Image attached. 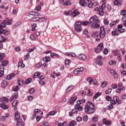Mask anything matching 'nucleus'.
I'll return each instance as SVG.
<instances>
[{
	"label": "nucleus",
	"instance_id": "43",
	"mask_svg": "<svg viewBox=\"0 0 126 126\" xmlns=\"http://www.w3.org/2000/svg\"><path fill=\"white\" fill-rule=\"evenodd\" d=\"M30 58V54L29 53H27L26 56H25L24 59L25 61H26V60H28Z\"/></svg>",
	"mask_w": 126,
	"mask_h": 126
},
{
	"label": "nucleus",
	"instance_id": "40",
	"mask_svg": "<svg viewBox=\"0 0 126 126\" xmlns=\"http://www.w3.org/2000/svg\"><path fill=\"white\" fill-rule=\"evenodd\" d=\"M71 3L69 2V1L66 0L64 2L63 5L64 6H67L68 5H70Z\"/></svg>",
	"mask_w": 126,
	"mask_h": 126
},
{
	"label": "nucleus",
	"instance_id": "12",
	"mask_svg": "<svg viewBox=\"0 0 126 126\" xmlns=\"http://www.w3.org/2000/svg\"><path fill=\"white\" fill-rule=\"evenodd\" d=\"M78 57L81 61H86V59H87L86 55L84 54H80L78 56Z\"/></svg>",
	"mask_w": 126,
	"mask_h": 126
},
{
	"label": "nucleus",
	"instance_id": "38",
	"mask_svg": "<svg viewBox=\"0 0 126 126\" xmlns=\"http://www.w3.org/2000/svg\"><path fill=\"white\" fill-rule=\"evenodd\" d=\"M79 4L81 6H85V0H80L79 1Z\"/></svg>",
	"mask_w": 126,
	"mask_h": 126
},
{
	"label": "nucleus",
	"instance_id": "32",
	"mask_svg": "<svg viewBox=\"0 0 126 126\" xmlns=\"http://www.w3.org/2000/svg\"><path fill=\"white\" fill-rule=\"evenodd\" d=\"M11 21H12L11 20H5L4 21V23L6 24V25H10L11 24Z\"/></svg>",
	"mask_w": 126,
	"mask_h": 126
},
{
	"label": "nucleus",
	"instance_id": "23",
	"mask_svg": "<svg viewBox=\"0 0 126 126\" xmlns=\"http://www.w3.org/2000/svg\"><path fill=\"white\" fill-rule=\"evenodd\" d=\"M72 15L73 16V17H75V16H78V15H79V12H78V10H75L73 11Z\"/></svg>",
	"mask_w": 126,
	"mask_h": 126
},
{
	"label": "nucleus",
	"instance_id": "19",
	"mask_svg": "<svg viewBox=\"0 0 126 126\" xmlns=\"http://www.w3.org/2000/svg\"><path fill=\"white\" fill-rule=\"evenodd\" d=\"M1 84L2 88H5V87H6V86H7V80H3Z\"/></svg>",
	"mask_w": 126,
	"mask_h": 126
},
{
	"label": "nucleus",
	"instance_id": "61",
	"mask_svg": "<svg viewBox=\"0 0 126 126\" xmlns=\"http://www.w3.org/2000/svg\"><path fill=\"white\" fill-rule=\"evenodd\" d=\"M125 31H126L125 29H118V32H120V33H124Z\"/></svg>",
	"mask_w": 126,
	"mask_h": 126
},
{
	"label": "nucleus",
	"instance_id": "25",
	"mask_svg": "<svg viewBox=\"0 0 126 126\" xmlns=\"http://www.w3.org/2000/svg\"><path fill=\"white\" fill-rule=\"evenodd\" d=\"M75 101H76V98L75 97H71L69 101V105H71V104H73V103H74Z\"/></svg>",
	"mask_w": 126,
	"mask_h": 126
},
{
	"label": "nucleus",
	"instance_id": "3",
	"mask_svg": "<svg viewBox=\"0 0 126 126\" xmlns=\"http://www.w3.org/2000/svg\"><path fill=\"white\" fill-rule=\"evenodd\" d=\"M105 6H106V5L103 4L101 6L99 7V9H98V7H96L94 9V10H95V11H98V14L101 16H103V15H104L103 10L104 8H105Z\"/></svg>",
	"mask_w": 126,
	"mask_h": 126
},
{
	"label": "nucleus",
	"instance_id": "24",
	"mask_svg": "<svg viewBox=\"0 0 126 126\" xmlns=\"http://www.w3.org/2000/svg\"><path fill=\"white\" fill-rule=\"evenodd\" d=\"M21 25V22H17L14 25L12 26V29H14L15 28L18 27V26H19V25Z\"/></svg>",
	"mask_w": 126,
	"mask_h": 126
},
{
	"label": "nucleus",
	"instance_id": "49",
	"mask_svg": "<svg viewBox=\"0 0 126 126\" xmlns=\"http://www.w3.org/2000/svg\"><path fill=\"white\" fill-rule=\"evenodd\" d=\"M34 113H35L36 114H39L41 113V110L35 109L34 110Z\"/></svg>",
	"mask_w": 126,
	"mask_h": 126
},
{
	"label": "nucleus",
	"instance_id": "36",
	"mask_svg": "<svg viewBox=\"0 0 126 126\" xmlns=\"http://www.w3.org/2000/svg\"><path fill=\"white\" fill-rule=\"evenodd\" d=\"M87 80L88 82L89 83L90 85H91V84L92 83V82H93V78H92V77H91L88 78Z\"/></svg>",
	"mask_w": 126,
	"mask_h": 126
},
{
	"label": "nucleus",
	"instance_id": "62",
	"mask_svg": "<svg viewBox=\"0 0 126 126\" xmlns=\"http://www.w3.org/2000/svg\"><path fill=\"white\" fill-rule=\"evenodd\" d=\"M106 101H111V100H112V97H111L110 96H106Z\"/></svg>",
	"mask_w": 126,
	"mask_h": 126
},
{
	"label": "nucleus",
	"instance_id": "1",
	"mask_svg": "<svg viewBox=\"0 0 126 126\" xmlns=\"http://www.w3.org/2000/svg\"><path fill=\"white\" fill-rule=\"evenodd\" d=\"M85 112L86 114H89V115L94 114V112H95V106H94V104L89 101L85 107Z\"/></svg>",
	"mask_w": 126,
	"mask_h": 126
},
{
	"label": "nucleus",
	"instance_id": "46",
	"mask_svg": "<svg viewBox=\"0 0 126 126\" xmlns=\"http://www.w3.org/2000/svg\"><path fill=\"white\" fill-rule=\"evenodd\" d=\"M106 86H107V81H104L101 83V87L104 88V87H106Z\"/></svg>",
	"mask_w": 126,
	"mask_h": 126
},
{
	"label": "nucleus",
	"instance_id": "8",
	"mask_svg": "<svg viewBox=\"0 0 126 126\" xmlns=\"http://www.w3.org/2000/svg\"><path fill=\"white\" fill-rule=\"evenodd\" d=\"M91 27L92 28H95V29H98V28H100V25L97 23V22H95L91 24Z\"/></svg>",
	"mask_w": 126,
	"mask_h": 126
},
{
	"label": "nucleus",
	"instance_id": "59",
	"mask_svg": "<svg viewBox=\"0 0 126 126\" xmlns=\"http://www.w3.org/2000/svg\"><path fill=\"white\" fill-rule=\"evenodd\" d=\"M15 51H16V52H20V51L21 50V48L19 47H16L14 48Z\"/></svg>",
	"mask_w": 126,
	"mask_h": 126
},
{
	"label": "nucleus",
	"instance_id": "37",
	"mask_svg": "<svg viewBox=\"0 0 126 126\" xmlns=\"http://www.w3.org/2000/svg\"><path fill=\"white\" fill-rule=\"evenodd\" d=\"M5 41H6V38L0 35V42H5Z\"/></svg>",
	"mask_w": 126,
	"mask_h": 126
},
{
	"label": "nucleus",
	"instance_id": "6",
	"mask_svg": "<svg viewBox=\"0 0 126 126\" xmlns=\"http://www.w3.org/2000/svg\"><path fill=\"white\" fill-rule=\"evenodd\" d=\"M106 35V32H105V28L104 26L100 27L99 36L100 38H104Z\"/></svg>",
	"mask_w": 126,
	"mask_h": 126
},
{
	"label": "nucleus",
	"instance_id": "42",
	"mask_svg": "<svg viewBox=\"0 0 126 126\" xmlns=\"http://www.w3.org/2000/svg\"><path fill=\"white\" fill-rule=\"evenodd\" d=\"M40 76V73L38 72H36L34 73L33 76V78H38Z\"/></svg>",
	"mask_w": 126,
	"mask_h": 126
},
{
	"label": "nucleus",
	"instance_id": "56",
	"mask_svg": "<svg viewBox=\"0 0 126 126\" xmlns=\"http://www.w3.org/2000/svg\"><path fill=\"white\" fill-rule=\"evenodd\" d=\"M70 125L72 126H75L76 125V121H71L70 123Z\"/></svg>",
	"mask_w": 126,
	"mask_h": 126
},
{
	"label": "nucleus",
	"instance_id": "29",
	"mask_svg": "<svg viewBox=\"0 0 126 126\" xmlns=\"http://www.w3.org/2000/svg\"><path fill=\"white\" fill-rule=\"evenodd\" d=\"M0 107L4 110H7V109H8L9 108V106L8 105H5L4 104H0Z\"/></svg>",
	"mask_w": 126,
	"mask_h": 126
},
{
	"label": "nucleus",
	"instance_id": "7",
	"mask_svg": "<svg viewBox=\"0 0 126 126\" xmlns=\"http://www.w3.org/2000/svg\"><path fill=\"white\" fill-rule=\"evenodd\" d=\"M95 22H98V17L94 15L90 18L89 23V24H91V23H94Z\"/></svg>",
	"mask_w": 126,
	"mask_h": 126
},
{
	"label": "nucleus",
	"instance_id": "60",
	"mask_svg": "<svg viewBox=\"0 0 126 126\" xmlns=\"http://www.w3.org/2000/svg\"><path fill=\"white\" fill-rule=\"evenodd\" d=\"M110 103L111 104H112V105H116V100H115V99H111L110 100Z\"/></svg>",
	"mask_w": 126,
	"mask_h": 126
},
{
	"label": "nucleus",
	"instance_id": "26",
	"mask_svg": "<svg viewBox=\"0 0 126 126\" xmlns=\"http://www.w3.org/2000/svg\"><path fill=\"white\" fill-rule=\"evenodd\" d=\"M101 95H102V93L98 92L94 96L93 99H94V100H96V99H97L99 96H101Z\"/></svg>",
	"mask_w": 126,
	"mask_h": 126
},
{
	"label": "nucleus",
	"instance_id": "21",
	"mask_svg": "<svg viewBox=\"0 0 126 126\" xmlns=\"http://www.w3.org/2000/svg\"><path fill=\"white\" fill-rule=\"evenodd\" d=\"M65 56H69L70 57H73V58H74L75 57H76V54L73 52H67L65 53Z\"/></svg>",
	"mask_w": 126,
	"mask_h": 126
},
{
	"label": "nucleus",
	"instance_id": "52",
	"mask_svg": "<svg viewBox=\"0 0 126 126\" xmlns=\"http://www.w3.org/2000/svg\"><path fill=\"white\" fill-rule=\"evenodd\" d=\"M0 26H1V27L3 28H5V27H6V24L4 23V21L3 23L0 24Z\"/></svg>",
	"mask_w": 126,
	"mask_h": 126
},
{
	"label": "nucleus",
	"instance_id": "55",
	"mask_svg": "<svg viewBox=\"0 0 126 126\" xmlns=\"http://www.w3.org/2000/svg\"><path fill=\"white\" fill-rule=\"evenodd\" d=\"M116 21L112 22L110 24V27H113L114 26V25L116 24Z\"/></svg>",
	"mask_w": 126,
	"mask_h": 126
},
{
	"label": "nucleus",
	"instance_id": "58",
	"mask_svg": "<svg viewBox=\"0 0 126 126\" xmlns=\"http://www.w3.org/2000/svg\"><path fill=\"white\" fill-rule=\"evenodd\" d=\"M30 38L32 41H35L36 40V38H35V36H34L33 34L31 35Z\"/></svg>",
	"mask_w": 126,
	"mask_h": 126
},
{
	"label": "nucleus",
	"instance_id": "63",
	"mask_svg": "<svg viewBox=\"0 0 126 126\" xmlns=\"http://www.w3.org/2000/svg\"><path fill=\"white\" fill-rule=\"evenodd\" d=\"M33 99V96L32 95L29 96L28 97V101H32V99Z\"/></svg>",
	"mask_w": 126,
	"mask_h": 126
},
{
	"label": "nucleus",
	"instance_id": "41",
	"mask_svg": "<svg viewBox=\"0 0 126 126\" xmlns=\"http://www.w3.org/2000/svg\"><path fill=\"white\" fill-rule=\"evenodd\" d=\"M73 88V87H72V86H71V85L69 86L66 89V92L68 93V92H69V91H71V90H72Z\"/></svg>",
	"mask_w": 126,
	"mask_h": 126
},
{
	"label": "nucleus",
	"instance_id": "64",
	"mask_svg": "<svg viewBox=\"0 0 126 126\" xmlns=\"http://www.w3.org/2000/svg\"><path fill=\"white\" fill-rule=\"evenodd\" d=\"M122 21L123 22H126V15H124V16H123Z\"/></svg>",
	"mask_w": 126,
	"mask_h": 126
},
{
	"label": "nucleus",
	"instance_id": "5",
	"mask_svg": "<svg viewBox=\"0 0 126 126\" xmlns=\"http://www.w3.org/2000/svg\"><path fill=\"white\" fill-rule=\"evenodd\" d=\"M102 60H103V57H102V56H97L95 59L96 64H98V65H103V62H102Z\"/></svg>",
	"mask_w": 126,
	"mask_h": 126
},
{
	"label": "nucleus",
	"instance_id": "14",
	"mask_svg": "<svg viewBox=\"0 0 126 126\" xmlns=\"http://www.w3.org/2000/svg\"><path fill=\"white\" fill-rule=\"evenodd\" d=\"M8 63V61H3L1 63V64H0V67H2L3 69H4V66H6Z\"/></svg>",
	"mask_w": 126,
	"mask_h": 126
},
{
	"label": "nucleus",
	"instance_id": "2",
	"mask_svg": "<svg viewBox=\"0 0 126 126\" xmlns=\"http://www.w3.org/2000/svg\"><path fill=\"white\" fill-rule=\"evenodd\" d=\"M30 15H32L31 18L30 19V21H33L34 22L36 21H39L40 20V17L39 14L35 11H31L29 13Z\"/></svg>",
	"mask_w": 126,
	"mask_h": 126
},
{
	"label": "nucleus",
	"instance_id": "4",
	"mask_svg": "<svg viewBox=\"0 0 126 126\" xmlns=\"http://www.w3.org/2000/svg\"><path fill=\"white\" fill-rule=\"evenodd\" d=\"M81 25H82V23L81 22H78L75 23V30L77 32H81V31H82V27H81Z\"/></svg>",
	"mask_w": 126,
	"mask_h": 126
},
{
	"label": "nucleus",
	"instance_id": "53",
	"mask_svg": "<svg viewBox=\"0 0 126 126\" xmlns=\"http://www.w3.org/2000/svg\"><path fill=\"white\" fill-rule=\"evenodd\" d=\"M42 8V7L38 5L37 6H36L35 8V10H37V11H40V10H41V9Z\"/></svg>",
	"mask_w": 126,
	"mask_h": 126
},
{
	"label": "nucleus",
	"instance_id": "28",
	"mask_svg": "<svg viewBox=\"0 0 126 126\" xmlns=\"http://www.w3.org/2000/svg\"><path fill=\"white\" fill-rule=\"evenodd\" d=\"M99 118V116L98 115H95L93 117V123H97L98 122V120Z\"/></svg>",
	"mask_w": 126,
	"mask_h": 126
},
{
	"label": "nucleus",
	"instance_id": "51",
	"mask_svg": "<svg viewBox=\"0 0 126 126\" xmlns=\"http://www.w3.org/2000/svg\"><path fill=\"white\" fill-rule=\"evenodd\" d=\"M3 34L5 35V36H7V35H8L9 34V32L8 31H5L4 30H3Z\"/></svg>",
	"mask_w": 126,
	"mask_h": 126
},
{
	"label": "nucleus",
	"instance_id": "48",
	"mask_svg": "<svg viewBox=\"0 0 126 126\" xmlns=\"http://www.w3.org/2000/svg\"><path fill=\"white\" fill-rule=\"evenodd\" d=\"M29 92L30 94H32V93L35 92V89L34 88H31L29 89Z\"/></svg>",
	"mask_w": 126,
	"mask_h": 126
},
{
	"label": "nucleus",
	"instance_id": "39",
	"mask_svg": "<svg viewBox=\"0 0 126 126\" xmlns=\"http://www.w3.org/2000/svg\"><path fill=\"white\" fill-rule=\"evenodd\" d=\"M47 21V18L44 17H42V18H40L39 17V21L40 22H44L45 21Z\"/></svg>",
	"mask_w": 126,
	"mask_h": 126
},
{
	"label": "nucleus",
	"instance_id": "34",
	"mask_svg": "<svg viewBox=\"0 0 126 126\" xmlns=\"http://www.w3.org/2000/svg\"><path fill=\"white\" fill-rule=\"evenodd\" d=\"M18 103V102L17 101V100H14L13 101V102L12 103V105L13 108H15L16 109V106H17Z\"/></svg>",
	"mask_w": 126,
	"mask_h": 126
},
{
	"label": "nucleus",
	"instance_id": "50",
	"mask_svg": "<svg viewBox=\"0 0 126 126\" xmlns=\"http://www.w3.org/2000/svg\"><path fill=\"white\" fill-rule=\"evenodd\" d=\"M88 92L87 93L88 96H93V93L90 91V89H89L88 90Z\"/></svg>",
	"mask_w": 126,
	"mask_h": 126
},
{
	"label": "nucleus",
	"instance_id": "20",
	"mask_svg": "<svg viewBox=\"0 0 126 126\" xmlns=\"http://www.w3.org/2000/svg\"><path fill=\"white\" fill-rule=\"evenodd\" d=\"M16 126H24V122L21 121V119L20 120H17Z\"/></svg>",
	"mask_w": 126,
	"mask_h": 126
},
{
	"label": "nucleus",
	"instance_id": "10",
	"mask_svg": "<svg viewBox=\"0 0 126 126\" xmlns=\"http://www.w3.org/2000/svg\"><path fill=\"white\" fill-rule=\"evenodd\" d=\"M114 100H115V102L118 105H121L122 104V100L118 97V96H115L113 97Z\"/></svg>",
	"mask_w": 126,
	"mask_h": 126
},
{
	"label": "nucleus",
	"instance_id": "31",
	"mask_svg": "<svg viewBox=\"0 0 126 126\" xmlns=\"http://www.w3.org/2000/svg\"><path fill=\"white\" fill-rule=\"evenodd\" d=\"M126 90V87L123 86L122 88L120 89H117L116 92L117 93H121V91H123V90Z\"/></svg>",
	"mask_w": 126,
	"mask_h": 126
},
{
	"label": "nucleus",
	"instance_id": "57",
	"mask_svg": "<svg viewBox=\"0 0 126 126\" xmlns=\"http://www.w3.org/2000/svg\"><path fill=\"white\" fill-rule=\"evenodd\" d=\"M18 90H19V86H16L15 88L13 89V91L15 92L18 91Z\"/></svg>",
	"mask_w": 126,
	"mask_h": 126
},
{
	"label": "nucleus",
	"instance_id": "18",
	"mask_svg": "<svg viewBox=\"0 0 126 126\" xmlns=\"http://www.w3.org/2000/svg\"><path fill=\"white\" fill-rule=\"evenodd\" d=\"M75 109H76L78 112H80V111H82L83 108L80 106V104H77L75 106Z\"/></svg>",
	"mask_w": 126,
	"mask_h": 126
},
{
	"label": "nucleus",
	"instance_id": "22",
	"mask_svg": "<svg viewBox=\"0 0 126 126\" xmlns=\"http://www.w3.org/2000/svg\"><path fill=\"white\" fill-rule=\"evenodd\" d=\"M110 73L114 76V78H118V73H117L114 70H111Z\"/></svg>",
	"mask_w": 126,
	"mask_h": 126
},
{
	"label": "nucleus",
	"instance_id": "30",
	"mask_svg": "<svg viewBox=\"0 0 126 126\" xmlns=\"http://www.w3.org/2000/svg\"><path fill=\"white\" fill-rule=\"evenodd\" d=\"M114 5H117V6H122V2L119 1L118 0H116L114 2Z\"/></svg>",
	"mask_w": 126,
	"mask_h": 126
},
{
	"label": "nucleus",
	"instance_id": "45",
	"mask_svg": "<svg viewBox=\"0 0 126 126\" xmlns=\"http://www.w3.org/2000/svg\"><path fill=\"white\" fill-rule=\"evenodd\" d=\"M12 96L14 99H17L18 98V93H14V94L12 95Z\"/></svg>",
	"mask_w": 126,
	"mask_h": 126
},
{
	"label": "nucleus",
	"instance_id": "16",
	"mask_svg": "<svg viewBox=\"0 0 126 126\" xmlns=\"http://www.w3.org/2000/svg\"><path fill=\"white\" fill-rule=\"evenodd\" d=\"M103 124L106 125L107 126H110V125L112 124V122L110 120H107V119H104L103 120Z\"/></svg>",
	"mask_w": 126,
	"mask_h": 126
},
{
	"label": "nucleus",
	"instance_id": "13",
	"mask_svg": "<svg viewBox=\"0 0 126 126\" xmlns=\"http://www.w3.org/2000/svg\"><path fill=\"white\" fill-rule=\"evenodd\" d=\"M0 101L4 104H6V103H8V98L6 97L3 96L0 99Z\"/></svg>",
	"mask_w": 126,
	"mask_h": 126
},
{
	"label": "nucleus",
	"instance_id": "15",
	"mask_svg": "<svg viewBox=\"0 0 126 126\" xmlns=\"http://www.w3.org/2000/svg\"><path fill=\"white\" fill-rule=\"evenodd\" d=\"M15 119L16 121L21 120V119H20V114L18 112H16L15 113Z\"/></svg>",
	"mask_w": 126,
	"mask_h": 126
},
{
	"label": "nucleus",
	"instance_id": "54",
	"mask_svg": "<svg viewBox=\"0 0 126 126\" xmlns=\"http://www.w3.org/2000/svg\"><path fill=\"white\" fill-rule=\"evenodd\" d=\"M112 92V89H109L105 91L106 94H110Z\"/></svg>",
	"mask_w": 126,
	"mask_h": 126
},
{
	"label": "nucleus",
	"instance_id": "33",
	"mask_svg": "<svg viewBox=\"0 0 126 126\" xmlns=\"http://www.w3.org/2000/svg\"><path fill=\"white\" fill-rule=\"evenodd\" d=\"M43 61L45 63H49L51 61V58L49 57H45L43 58Z\"/></svg>",
	"mask_w": 126,
	"mask_h": 126
},
{
	"label": "nucleus",
	"instance_id": "47",
	"mask_svg": "<svg viewBox=\"0 0 126 126\" xmlns=\"http://www.w3.org/2000/svg\"><path fill=\"white\" fill-rule=\"evenodd\" d=\"M56 114H57V111L55 110L52 111L49 113L50 116H54V115H56Z\"/></svg>",
	"mask_w": 126,
	"mask_h": 126
},
{
	"label": "nucleus",
	"instance_id": "35",
	"mask_svg": "<svg viewBox=\"0 0 126 126\" xmlns=\"http://www.w3.org/2000/svg\"><path fill=\"white\" fill-rule=\"evenodd\" d=\"M83 103H85V99H83L77 101V104H78V105H81Z\"/></svg>",
	"mask_w": 126,
	"mask_h": 126
},
{
	"label": "nucleus",
	"instance_id": "9",
	"mask_svg": "<svg viewBox=\"0 0 126 126\" xmlns=\"http://www.w3.org/2000/svg\"><path fill=\"white\" fill-rule=\"evenodd\" d=\"M85 4H86V5L90 8H92V7L93 6V4L90 0H85Z\"/></svg>",
	"mask_w": 126,
	"mask_h": 126
},
{
	"label": "nucleus",
	"instance_id": "17",
	"mask_svg": "<svg viewBox=\"0 0 126 126\" xmlns=\"http://www.w3.org/2000/svg\"><path fill=\"white\" fill-rule=\"evenodd\" d=\"M15 77V74L14 73H13L7 76L6 79H8V80H11L12 78H14Z\"/></svg>",
	"mask_w": 126,
	"mask_h": 126
},
{
	"label": "nucleus",
	"instance_id": "11",
	"mask_svg": "<svg viewBox=\"0 0 126 126\" xmlns=\"http://www.w3.org/2000/svg\"><path fill=\"white\" fill-rule=\"evenodd\" d=\"M113 36H119L120 33H119V29H116L115 30L111 32Z\"/></svg>",
	"mask_w": 126,
	"mask_h": 126
},
{
	"label": "nucleus",
	"instance_id": "27",
	"mask_svg": "<svg viewBox=\"0 0 126 126\" xmlns=\"http://www.w3.org/2000/svg\"><path fill=\"white\" fill-rule=\"evenodd\" d=\"M4 75V69L2 67H0V77H2Z\"/></svg>",
	"mask_w": 126,
	"mask_h": 126
},
{
	"label": "nucleus",
	"instance_id": "44",
	"mask_svg": "<svg viewBox=\"0 0 126 126\" xmlns=\"http://www.w3.org/2000/svg\"><path fill=\"white\" fill-rule=\"evenodd\" d=\"M74 74H79L80 72H79V68H77L76 69H75L74 71Z\"/></svg>",
	"mask_w": 126,
	"mask_h": 126
}]
</instances>
